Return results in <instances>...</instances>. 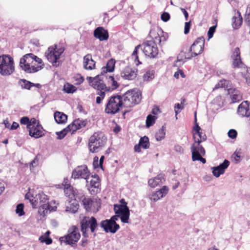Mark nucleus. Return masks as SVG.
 Wrapping results in <instances>:
<instances>
[{
    "mask_svg": "<svg viewBox=\"0 0 250 250\" xmlns=\"http://www.w3.org/2000/svg\"><path fill=\"white\" fill-rule=\"evenodd\" d=\"M140 47H141L145 55L150 58H154L156 57L158 54V49L156 46V43L152 41L145 42L142 45H137L131 55V57L134 60V62H137V63H136L137 65L141 63L138 60V56L137 55V50Z\"/></svg>",
    "mask_w": 250,
    "mask_h": 250,
    "instance_id": "nucleus-1",
    "label": "nucleus"
},
{
    "mask_svg": "<svg viewBox=\"0 0 250 250\" xmlns=\"http://www.w3.org/2000/svg\"><path fill=\"white\" fill-rule=\"evenodd\" d=\"M124 107H131L138 104L142 99L141 92L138 90H130L121 95Z\"/></svg>",
    "mask_w": 250,
    "mask_h": 250,
    "instance_id": "nucleus-2",
    "label": "nucleus"
},
{
    "mask_svg": "<svg viewBox=\"0 0 250 250\" xmlns=\"http://www.w3.org/2000/svg\"><path fill=\"white\" fill-rule=\"evenodd\" d=\"M106 142V138L102 132H95L89 139L88 148L89 151L94 153L103 147Z\"/></svg>",
    "mask_w": 250,
    "mask_h": 250,
    "instance_id": "nucleus-3",
    "label": "nucleus"
},
{
    "mask_svg": "<svg viewBox=\"0 0 250 250\" xmlns=\"http://www.w3.org/2000/svg\"><path fill=\"white\" fill-rule=\"evenodd\" d=\"M90 85L94 89L97 90V94L99 96L96 98V103L101 104L102 101L104 99L105 95V92L110 91L109 86H106L101 81H98L97 78H88Z\"/></svg>",
    "mask_w": 250,
    "mask_h": 250,
    "instance_id": "nucleus-4",
    "label": "nucleus"
},
{
    "mask_svg": "<svg viewBox=\"0 0 250 250\" xmlns=\"http://www.w3.org/2000/svg\"><path fill=\"white\" fill-rule=\"evenodd\" d=\"M34 58H36L35 55L32 53L25 55L20 59V67L27 73H35L41 70V66H36L34 65Z\"/></svg>",
    "mask_w": 250,
    "mask_h": 250,
    "instance_id": "nucleus-5",
    "label": "nucleus"
},
{
    "mask_svg": "<svg viewBox=\"0 0 250 250\" xmlns=\"http://www.w3.org/2000/svg\"><path fill=\"white\" fill-rule=\"evenodd\" d=\"M81 235L78 228L72 226L68 230L67 234L60 238L62 244L70 245L72 247L77 246V243L80 239Z\"/></svg>",
    "mask_w": 250,
    "mask_h": 250,
    "instance_id": "nucleus-6",
    "label": "nucleus"
},
{
    "mask_svg": "<svg viewBox=\"0 0 250 250\" xmlns=\"http://www.w3.org/2000/svg\"><path fill=\"white\" fill-rule=\"evenodd\" d=\"M15 71L14 61L9 55L0 56V74L3 76H8Z\"/></svg>",
    "mask_w": 250,
    "mask_h": 250,
    "instance_id": "nucleus-7",
    "label": "nucleus"
},
{
    "mask_svg": "<svg viewBox=\"0 0 250 250\" xmlns=\"http://www.w3.org/2000/svg\"><path fill=\"white\" fill-rule=\"evenodd\" d=\"M124 107L121 95L111 96L106 104L105 112L108 114H115Z\"/></svg>",
    "mask_w": 250,
    "mask_h": 250,
    "instance_id": "nucleus-8",
    "label": "nucleus"
},
{
    "mask_svg": "<svg viewBox=\"0 0 250 250\" xmlns=\"http://www.w3.org/2000/svg\"><path fill=\"white\" fill-rule=\"evenodd\" d=\"M81 231L83 235L87 237L88 234L87 231L90 229L92 233H94L98 229L99 225L97 223L96 219L94 217H85L81 221Z\"/></svg>",
    "mask_w": 250,
    "mask_h": 250,
    "instance_id": "nucleus-9",
    "label": "nucleus"
},
{
    "mask_svg": "<svg viewBox=\"0 0 250 250\" xmlns=\"http://www.w3.org/2000/svg\"><path fill=\"white\" fill-rule=\"evenodd\" d=\"M63 51V48H58L57 45H55L54 47H49L45 55L48 61L51 62L53 66L57 67L61 64L60 61L58 60Z\"/></svg>",
    "mask_w": 250,
    "mask_h": 250,
    "instance_id": "nucleus-10",
    "label": "nucleus"
},
{
    "mask_svg": "<svg viewBox=\"0 0 250 250\" xmlns=\"http://www.w3.org/2000/svg\"><path fill=\"white\" fill-rule=\"evenodd\" d=\"M204 39L203 37L198 38L192 44L189 51L192 53L191 55H186V59H190L202 53L204 46Z\"/></svg>",
    "mask_w": 250,
    "mask_h": 250,
    "instance_id": "nucleus-11",
    "label": "nucleus"
},
{
    "mask_svg": "<svg viewBox=\"0 0 250 250\" xmlns=\"http://www.w3.org/2000/svg\"><path fill=\"white\" fill-rule=\"evenodd\" d=\"M90 172L86 165H82L76 167L72 171V178L76 179L83 178L89 183Z\"/></svg>",
    "mask_w": 250,
    "mask_h": 250,
    "instance_id": "nucleus-12",
    "label": "nucleus"
},
{
    "mask_svg": "<svg viewBox=\"0 0 250 250\" xmlns=\"http://www.w3.org/2000/svg\"><path fill=\"white\" fill-rule=\"evenodd\" d=\"M114 211L116 214H119L121 221L124 223H128L130 212L127 205H114Z\"/></svg>",
    "mask_w": 250,
    "mask_h": 250,
    "instance_id": "nucleus-13",
    "label": "nucleus"
},
{
    "mask_svg": "<svg viewBox=\"0 0 250 250\" xmlns=\"http://www.w3.org/2000/svg\"><path fill=\"white\" fill-rule=\"evenodd\" d=\"M100 226L104 229V230L106 232H110L112 233H115L120 228V226L117 223H114L110 220H105L101 222Z\"/></svg>",
    "mask_w": 250,
    "mask_h": 250,
    "instance_id": "nucleus-14",
    "label": "nucleus"
},
{
    "mask_svg": "<svg viewBox=\"0 0 250 250\" xmlns=\"http://www.w3.org/2000/svg\"><path fill=\"white\" fill-rule=\"evenodd\" d=\"M194 143L191 147V152L192 153V157L194 155L197 156L198 155H205V150L202 146L200 145L202 140H196L195 136H194Z\"/></svg>",
    "mask_w": 250,
    "mask_h": 250,
    "instance_id": "nucleus-15",
    "label": "nucleus"
},
{
    "mask_svg": "<svg viewBox=\"0 0 250 250\" xmlns=\"http://www.w3.org/2000/svg\"><path fill=\"white\" fill-rule=\"evenodd\" d=\"M138 70L129 66L125 67L121 72L123 78L127 80H133L137 76Z\"/></svg>",
    "mask_w": 250,
    "mask_h": 250,
    "instance_id": "nucleus-16",
    "label": "nucleus"
},
{
    "mask_svg": "<svg viewBox=\"0 0 250 250\" xmlns=\"http://www.w3.org/2000/svg\"><path fill=\"white\" fill-rule=\"evenodd\" d=\"M232 60V65L233 68H239L243 67V63L240 57V52L239 47H236L233 51L231 56Z\"/></svg>",
    "mask_w": 250,
    "mask_h": 250,
    "instance_id": "nucleus-17",
    "label": "nucleus"
},
{
    "mask_svg": "<svg viewBox=\"0 0 250 250\" xmlns=\"http://www.w3.org/2000/svg\"><path fill=\"white\" fill-rule=\"evenodd\" d=\"M168 191V187L166 186H163L160 190L150 193L148 195V198L151 201L156 202L167 195Z\"/></svg>",
    "mask_w": 250,
    "mask_h": 250,
    "instance_id": "nucleus-18",
    "label": "nucleus"
},
{
    "mask_svg": "<svg viewBox=\"0 0 250 250\" xmlns=\"http://www.w3.org/2000/svg\"><path fill=\"white\" fill-rule=\"evenodd\" d=\"M27 128L29 130V135L35 138H39L43 135L42 128L39 123L36 126H32L31 125H28Z\"/></svg>",
    "mask_w": 250,
    "mask_h": 250,
    "instance_id": "nucleus-19",
    "label": "nucleus"
},
{
    "mask_svg": "<svg viewBox=\"0 0 250 250\" xmlns=\"http://www.w3.org/2000/svg\"><path fill=\"white\" fill-rule=\"evenodd\" d=\"M47 200L48 198L47 195L42 193H39L38 195H36V199H35V206L40 203L41 207H42L43 209L52 210V209L50 208Z\"/></svg>",
    "mask_w": 250,
    "mask_h": 250,
    "instance_id": "nucleus-20",
    "label": "nucleus"
},
{
    "mask_svg": "<svg viewBox=\"0 0 250 250\" xmlns=\"http://www.w3.org/2000/svg\"><path fill=\"white\" fill-rule=\"evenodd\" d=\"M237 113L242 117H250V104L248 101L243 102L238 106Z\"/></svg>",
    "mask_w": 250,
    "mask_h": 250,
    "instance_id": "nucleus-21",
    "label": "nucleus"
},
{
    "mask_svg": "<svg viewBox=\"0 0 250 250\" xmlns=\"http://www.w3.org/2000/svg\"><path fill=\"white\" fill-rule=\"evenodd\" d=\"M229 162L225 160L223 163L219 165L217 167H212V174L216 177H218L220 175L223 174L225 172V169L229 167Z\"/></svg>",
    "mask_w": 250,
    "mask_h": 250,
    "instance_id": "nucleus-22",
    "label": "nucleus"
},
{
    "mask_svg": "<svg viewBox=\"0 0 250 250\" xmlns=\"http://www.w3.org/2000/svg\"><path fill=\"white\" fill-rule=\"evenodd\" d=\"M94 37L100 41H106L108 38V33L102 27H98L94 31Z\"/></svg>",
    "mask_w": 250,
    "mask_h": 250,
    "instance_id": "nucleus-23",
    "label": "nucleus"
},
{
    "mask_svg": "<svg viewBox=\"0 0 250 250\" xmlns=\"http://www.w3.org/2000/svg\"><path fill=\"white\" fill-rule=\"evenodd\" d=\"M83 64L85 69L90 70L95 68V62L92 59L91 54H88L83 57Z\"/></svg>",
    "mask_w": 250,
    "mask_h": 250,
    "instance_id": "nucleus-24",
    "label": "nucleus"
},
{
    "mask_svg": "<svg viewBox=\"0 0 250 250\" xmlns=\"http://www.w3.org/2000/svg\"><path fill=\"white\" fill-rule=\"evenodd\" d=\"M165 179L162 174H159L154 178L150 179L148 180V185L151 188H155L156 186L164 183Z\"/></svg>",
    "mask_w": 250,
    "mask_h": 250,
    "instance_id": "nucleus-25",
    "label": "nucleus"
},
{
    "mask_svg": "<svg viewBox=\"0 0 250 250\" xmlns=\"http://www.w3.org/2000/svg\"><path fill=\"white\" fill-rule=\"evenodd\" d=\"M86 124V123L85 121L78 119L74 120V122L68 126L71 131L73 133L77 130L85 126Z\"/></svg>",
    "mask_w": 250,
    "mask_h": 250,
    "instance_id": "nucleus-26",
    "label": "nucleus"
},
{
    "mask_svg": "<svg viewBox=\"0 0 250 250\" xmlns=\"http://www.w3.org/2000/svg\"><path fill=\"white\" fill-rule=\"evenodd\" d=\"M115 61L113 59L109 60L106 63V66L103 67L101 72V75H104V73L107 72H113L115 68Z\"/></svg>",
    "mask_w": 250,
    "mask_h": 250,
    "instance_id": "nucleus-27",
    "label": "nucleus"
},
{
    "mask_svg": "<svg viewBox=\"0 0 250 250\" xmlns=\"http://www.w3.org/2000/svg\"><path fill=\"white\" fill-rule=\"evenodd\" d=\"M229 93L233 102H237L242 98L240 92L236 89H229Z\"/></svg>",
    "mask_w": 250,
    "mask_h": 250,
    "instance_id": "nucleus-28",
    "label": "nucleus"
},
{
    "mask_svg": "<svg viewBox=\"0 0 250 250\" xmlns=\"http://www.w3.org/2000/svg\"><path fill=\"white\" fill-rule=\"evenodd\" d=\"M99 177L98 175L91 176L89 179V183L86 184L88 188L89 187L91 188H97L100 186Z\"/></svg>",
    "mask_w": 250,
    "mask_h": 250,
    "instance_id": "nucleus-29",
    "label": "nucleus"
},
{
    "mask_svg": "<svg viewBox=\"0 0 250 250\" xmlns=\"http://www.w3.org/2000/svg\"><path fill=\"white\" fill-rule=\"evenodd\" d=\"M163 33V30L158 27L152 29L150 32L149 35L153 40V42L157 43L159 36Z\"/></svg>",
    "mask_w": 250,
    "mask_h": 250,
    "instance_id": "nucleus-30",
    "label": "nucleus"
},
{
    "mask_svg": "<svg viewBox=\"0 0 250 250\" xmlns=\"http://www.w3.org/2000/svg\"><path fill=\"white\" fill-rule=\"evenodd\" d=\"M55 121L58 124H64L66 122L67 116L65 114L56 111L54 115Z\"/></svg>",
    "mask_w": 250,
    "mask_h": 250,
    "instance_id": "nucleus-31",
    "label": "nucleus"
},
{
    "mask_svg": "<svg viewBox=\"0 0 250 250\" xmlns=\"http://www.w3.org/2000/svg\"><path fill=\"white\" fill-rule=\"evenodd\" d=\"M232 26L235 29H237L242 24V18L239 12H237V14L232 17Z\"/></svg>",
    "mask_w": 250,
    "mask_h": 250,
    "instance_id": "nucleus-32",
    "label": "nucleus"
},
{
    "mask_svg": "<svg viewBox=\"0 0 250 250\" xmlns=\"http://www.w3.org/2000/svg\"><path fill=\"white\" fill-rule=\"evenodd\" d=\"M193 130L195 131V133H193V136H195V134H196L200 138V140H202V142L204 141L207 139L206 134L201 131V128L198 124H196V125H194L193 128Z\"/></svg>",
    "mask_w": 250,
    "mask_h": 250,
    "instance_id": "nucleus-33",
    "label": "nucleus"
},
{
    "mask_svg": "<svg viewBox=\"0 0 250 250\" xmlns=\"http://www.w3.org/2000/svg\"><path fill=\"white\" fill-rule=\"evenodd\" d=\"M18 84L22 88L29 90L33 86L34 83H31L25 79H20L18 82Z\"/></svg>",
    "mask_w": 250,
    "mask_h": 250,
    "instance_id": "nucleus-34",
    "label": "nucleus"
},
{
    "mask_svg": "<svg viewBox=\"0 0 250 250\" xmlns=\"http://www.w3.org/2000/svg\"><path fill=\"white\" fill-rule=\"evenodd\" d=\"M64 192L66 196L69 198H72L75 196L73 188L69 185V184H65L64 185Z\"/></svg>",
    "mask_w": 250,
    "mask_h": 250,
    "instance_id": "nucleus-35",
    "label": "nucleus"
},
{
    "mask_svg": "<svg viewBox=\"0 0 250 250\" xmlns=\"http://www.w3.org/2000/svg\"><path fill=\"white\" fill-rule=\"evenodd\" d=\"M139 144H140V146L144 149L149 148V142L148 138L146 136L141 137L140 139Z\"/></svg>",
    "mask_w": 250,
    "mask_h": 250,
    "instance_id": "nucleus-36",
    "label": "nucleus"
},
{
    "mask_svg": "<svg viewBox=\"0 0 250 250\" xmlns=\"http://www.w3.org/2000/svg\"><path fill=\"white\" fill-rule=\"evenodd\" d=\"M82 202L85 209L87 210L91 208L94 201L89 198L84 197L82 199Z\"/></svg>",
    "mask_w": 250,
    "mask_h": 250,
    "instance_id": "nucleus-37",
    "label": "nucleus"
},
{
    "mask_svg": "<svg viewBox=\"0 0 250 250\" xmlns=\"http://www.w3.org/2000/svg\"><path fill=\"white\" fill-rule=\"evenodd\" d=\"M69 131H71L69 126L68 125L66 128H64L62 131L56 132V133L57 135V139L60 140L63 139Z\"/></svg>",
    "mask_w": 250,
    "mask_h": 250,
    "instance_id": "nucleus-38",
    "label": "nucleus"
},
{
    "mask_svg": "<svg viewBox=\"0 0 250 250\" xmlns=\"http://www.w3.org/2000/svg\"><path fill=\"white\" fill-rule=\"evenodd\" d=\"M165 127L163 126L156 133V139L158 141H161L165 138Z\"/></svg>",
    "mask_w": 250,
    "mask_h": 250,
    "instance_id": "nucleus-39",
    "label": "nucleus"
},
{
    "mask_svg": "<svg viewBox=\"0 0 250 250\" xmlns=\"http://www.w3.org/2000/svg\"><path fill=\"white\" fill-rule=\"evenodd\" d=\"M63 90L67 93H73L76 91L77 88L72 84L66 83L63 86Z\"/></svg>",
    "mask_w": 250,
    "mask_h": 250,
    "instance_id": "nucleus-40",
    "label": "nucleus"
},
{
    "mask_svg": "<svg viewBox=\"0 0 250 250\" xmlns=\"http://www.w3.org/2000/svg\"><path fill=\"white\" fill-rule=\"evenodd\" d=\"M108 83L109 84H110L111 86V87H110V90H113L116 89L119 86L117 81H116L114 77L111 76H110L108 78Z\"/></svg>",
    "mask_w": 250,
    "mask_h": 250,
    "instance_id": "nucleus-41",
    "label": "nucleus"
},
{
    "mask_svg": "<svg viewBox=\"0 0 250 250\" xmlns=\"http://www.w3.org/2000/svg\"><path fill=\"white\" fill-rule=\"evenodd\" d=\"M155 116L149 115L147 116L146 120V126L147 127H149L155 123Z\"/></svg>",
    "mask_w": 250,
    "mask_h": 250,
    "instance_id": "nucleus-42",
    "label": "nucleus"
},
{
    "mask_svg": "<svg viewBox=\"0 0 250 250\" xmlns=\"http://www.w3.org/2000/svg\"><path fill=\"white\" fill-rule=\"evenodd\" d=\"M24 205L23 204H20L17 206L16 209V212L20 216H21L24 214V211L23 210Z\"/></svg>",
    "mask_w": 250,
    "mask_h": 250,
    "instance_id": "nucleus-43",
    "label": "nucleus"
},
{
    "mask_svg": "<svg viewBox=\"0 0 250 250\" xmlns=\"http://www.w3.org/2000/svg\"><path fill=\"white\" fill-rule=\"evenodd\" d=\"M39 240L41 243H45L47 245H49L52 243V240L49 237L42 235L39 238Z\"/></svg>",
    "mask_w": 250,
    "mask_h": 250,
    "instance_id": "nucleus-44",
    "label": "nucleus"
},
{
    "mask_svg": "<svg viewBox=\"0 0 250 250\" xmlns=\"http://www.w3.org/2000/svg\"><path fill=\"white\" fill-rule=\"evenodd\" d=\"M71 205H72V207H67L66 208V211H70L73 213H75L77 211L78 209V205L75 202L71 204Z\"/></svg>",
    "mask_w": 250,
    "mask_h": 250,
    "instance_id": "nucleus-45",
    "label": "nucleus"
},
{
    "mask_svg": "<svg viewBox=\"0 0 250 250\" xmlns=\"http://www.w3.org/2000/svg\"><path fill=\"white\" fill-rule=\"evenodd\" d=\"M154 72L153 71H148L144 75L145 80L150 81L154 78Z\"/></svg>",
    "mask_w": 250,
    "mask_h": 250,
    "instance_id": "nucleus-46",
    "label": "nucleus"
},
{
    "mask_svg": "<svg viewBox=\"0 0 250 250\" xmlns=\"http://www.w3.org/2000/svg\"><path fill=\"white\" fill-rule=\"evenodd\" d=\"M245 18L246 22L250 25V4L247 7Z\"/></svg>",
    "mask_w": 250,
    "mask_h": 250,
    "instance_id": "nucleus-47",
    "label": "nucleus"
},
{
    "mask_svg": "<svg viewBox=\"0 0 250 250\" xmlns=\"http://www.w3.org/2000/svg\"><path fill=\"white\" fill-rule=\"evenodd\" d=\"M167 38V34H164L163 32V33L161 35L159 36L158 41L157 43L161 44V42H165Z\"/></svg>",
    "mask_w": 250,
    "mask_h": 250,
    "instance_id": "nucleus-48",
    "label": "nucleus"
},
{
    "mask_svg": "<svg viewBox=\"0 0 250 250\" xmlns=\"http://www.w3.org/2000/svg\"><path fill=\"white\" fill-rule=\"evenodd\" d=\"M246 83L248 85L250 86V68H247L246 73L244 74Z\"/></svg>",
    "mask_w": 250,
    "mask_h": 250,
    "instance_id": "nucleus-49",
    "label": "nucleus"
},
{
    "mask_svg": "<svg viewBox=\"0 0 250 250\" xmlns=\"http://www.w3.org/2000/svg\"><path fill=\"white\" fill-rule=\"evenodd\" d=\"M216 27V26L214 25L210 27L209 28L208 31V39H211L213 37V34L215 31Z\"/></svg>",
    "mask_w": 250,
    "mask_h": 250,
    "instance_id": "nucleus-50",
    "label": "nucleus"
},
{
    "mask_svg": "<svg viewBox=\"0 0 250 250\" xmlns=\"http://www.w3.org/2000/svg\"><path fill=\"white\" fill-rule=\"evenodd\" d=\"M228 134L229 138L234 139L237 137V133L235 130L231 129L229 131Z\"/></svg>",
    "mask_w": 250,
    "mask_h": 250,
    "instance_id": "nucleus-51",
    "label": "nucleus"
},
{
    "mask_svg": "<svg viewBox=\"0 0 250 250\" xmlns=\"http://www.w3.org/2000/svg\"><path fill=\"white\" fill-rule=\"evenodd\" d=\"M203 155H198L197 156L194 155L193 157H192V159L193 161H200L202 163L205 164L206 162V160L205 158L202 157Z\"/></svg>",
    "mask_w": 250,
    "mask_h": 250,
    "instance_id": "nucleus-52",
    "label": "nucleus"
},
{
    "mask_svg": "<svg viewBox=\"0 0 250 250\" xmlns=\"http://www.w3.org/2000/svg\"><path fill=\"white\" fill-rule=\"evenodd\" d=\"M161 20L164 21H167L170 19V15L167 12H163L161 15Z\"/></svg>",
    "mask_w": 250,
    "mask_h": 250,
    "instance_id": "nucleus-53",
    "label": "nucleus"
},
{
    "mask_svg": "<svg viewBox=\"0 0 250 250\" xmlns=\"http://www.w3.org/2000/svg\"><path fill=\"white\" fill-rule=\"evenodd\" d=\"M184 108V106L181 105L179 104H176L174 106L175 112L176 114V116L177 114L180 112V111Z\"/></svg>",
    "mask_w": 250,
    "mask_h": 250,
    "instance_id": "nucleus-54",
    "label": "nucleus"
},
{
    "mask_svg": "<svg viewBox=\"0 0 250 250\" xmlns=\"http://www.w3.org/2000/svg\"><path fill=\"white\" fill-rule=\"evenodd\" d=\"M25 198L26 199L29 200L30 202L33 204V206H35V199H36V197H33V196L31 195L30 193H28L26 194Z\"/></svg>",
    "mask_w": 250,
    "mask_h": 250,
    "instance_id": "nucleus-55",
    "label": "nucleus"
},
{
    "mask_svg": "<svg viewBox=\"0 0 250 250\" xmlns=\"http://www.w3.org/2000/svg\"><path fill=\"white\" fill-rule=\"evenodd\" d=\"M190 21L186 22L185 23V27H184V33L185 34H187L189 33V30L190 28Z\"/></svg>",
    "mask_w": 250,
    "mask_h": 250,
    "instance_id": "nucleus-56",
    "label": "nucleus"
},
{
    "mask_svg": "<svg viewBox=\"0 0 250 250\" xmlns=\"http://www.w3.org/2000/svg\"><path fill=\"white\" fill-rule=\"evenodd\" d=\"M75 81L76 82V84H80L83 82L84 79L82 76L79 75L77 76Z\"/></svg>",
    "mask_w": 250,
    "mask_h": 250,
    "instance_id": "nucleus-57",
    "label": "nucleus"
},
{
    "mask_svg": "<svg viewBox=\"0 0 250 250\" xmlns=\"http://www.w3.org/2000/svg\"><path fill=\"white\" fill-rule=\"evenodd\" d=\"M39 160L37 157H35L34 159L31 161L30 164V167L31 169L32 167H34L38 165Z\"/></svg>",
    "mask_w": 250,
    "mask_h": 250,
    "instance_id": "nucleus-58",
    "label": "nucleus"
},
{
    "mask_svg": "<svg viewBox=\"0 0 250 250\" xmlns=\"http://www.w3.org/2000/svg\"><path fill=\"white\" fill-rule=\"evenodd\" d=\"M29 119L27 117H22L20 120V123L21 124L27 125L29 124Z\"/></svg>",
    "mask_w": 250,
    "mask_h": 250,
    "instance_id": "nucleus-59",
    "label": "nucleus"
},
{
    "mask_svg": "<svg viewBox=\"0 0 250 250\" xmlns=\"http://www.w3.org/2000/svg\"><path fill=\"white\" fill-rule=\"evenodd\" d=\"M98 159H99L98 157L97 156H96L94 158L93 164L95 167H100Z\"/></svg>",
    "mask_w": 250,
    "mask_h": 250,
    "instance_id": "nucleus-60",
    "label": "nucleus"
},
{
    "mask_svg": "<svg viewBox=\"0 0 250 250\" xmlns=\"http://www.w3.org/2000/svg\"><path fill=\"white\" fill-rule=\"evenodd\" d=\"M38 123L36 119L32 118L31 120L29 121L28 125H31L32 126H36Z\"/></svg>",
    "mask_w": 250,
    "mask_h": 250,
    "instance_id": "nucleus-61",
    "label": "nucleus"
},
{
    "mask_svg": "<svg viewBox=\"0 0 250 250\" xmlns=\"http://www.w3.org/2000/svg\"><path fill=\"white\" fill-rule=\"evenodd\" d=\"M36 58L34 59V64L35 66L36 63H38V64H41L42 63V60L41 59L38 58L37 56H35Z\"/></svg>",
    "mask_w": 250,
    "mask_h": 250,
    "instance_id": "nucleus-62",
    "label": "nucleus"
},
{
    "mask_svg": "<svg viewBox=\"0 0 250 250\" xmlns=\"http://www.w3.org/2000/svg\"><path fill=\"white\" fill-rule=\"evenodd\" d=\"M119 217L120 216L119 215V214H117L116 215L112 216L109 220L113 223H116V221L118 220L119 218H120Z\"/></svg>",
    "mask_w": 250,
    "mask_h": 250,
    "instance_id": "nucleus-63",
    "label": "nucleus"
},
{
    "mask_svg": "<svg viewBox=\"0 0 250 250\" xmlns=\"http://www.w3.org/2000/svg\"><path fill=\"white\" fill-rule=\"evenodd\" d=\"M174 150L179 153H181L183 150L182 147L179 145L175 146Z\"/></svg>",
    "mask_w": 250,
    "mask_h": 250,
    "instance_id": "nucleus-64",
    "label": "nucleus"
}]
</instances>
